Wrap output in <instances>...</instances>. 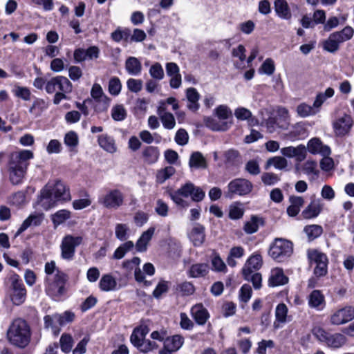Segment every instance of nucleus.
<instances>
[{
	"instance_id": "obj_3",
	"label": "nucleus",
	"mask_w": 354,
	"mask_h": 354,
	"mask_svg": "<svg viewBox=\"0 0 354 354\" xmlns=\"http://www.w3.org/2000/svg\"><path fill=\"white\" fill-rule=\"evenodd\" d=\"M73 89L72 83L64 76H56L47 81L45 90L47 93H55L53 103L59 104L62 100H68L67 95L71 93Z\"/></svg>"
},
{
	"instance_id": "obj_26",
	"label": "nucleus",
	"mask_w": 354,
	"mask_h": 354,
	"mask_svg": "<svg viewBox=\"0 0 354 354\" xmlns=\"http://www.w3.org/2000/svg\"><path fill=\"white\" fill-rule=\"evenodd\" d=\"M288 307L283 304H279L277 306L275 310V321L274 322V327L275 328H281L282 324L287 322Z\"/></svg>"
},
{
	"instance_id": "obj_11",
	"label": "nucleus",
	"mask_w": 354,
	"mask_h": 354,
	"mask_svg": "<svg viewBox=\"0 0 354 354\" xmlns=\"http://www.w3.org/2000/svg\"><path fill=\"white\" fill-rule=\"evenodd\" d=\"M81 236H73L67 235L62 239L61 248V257L62 259L71 261L73 259L75 248L82 243Z\"/></svg>"
},
{
	"instance_id": "obj_31",
	"label": "nucleus",
	"mask_w": 354,
	"mask_h": 354,
	"mask_svg": "<svg viewBox=\"0 0 354 354\" xmlns=\"http://www.w3.org/2000/svg\"><path fill=\"white\" fill-rule=\"evenodd\" d=\"M125 68L129 74L138 75L142 71V64L138 58L129 57L125 62Z\"/></svg>"
},
{
	"instance_id": "obj_34",
	"label": "nucleus",
	"mask_w": 354,
	"mask_h": 354,
	"mask_svg": "<svg viewBox=\"0 0 354 354\" xmlns=\"http://www.w3.org/2000/svg\"><path fill=\"white\" fill-rule=\"evenodd\" d=\"M331 34L335 39L337 44L339 45L342 43L350 40L353 37L354 30L352 27L347 26L344 27L342 30L336 31Z\"/></svg>"
},
{
	"instance_id": "obj_4",
	"label": "nucleus",
	"mask_w": 354,
	"mask_h": 354,
	"mask_svg": "<svg viewBox=\"0 0 354 354\" xmlns=\"http://www.w3.org/2000/svg\"><path fill=\"white\" fill-rule=\"evenodd\" d=\"M169 196L172 201L178 206L186 208L189 203L183 198L192 197V201H201L205 196V192L199 187H196L192 183L188 182L176 192H171Z\"/></svg>"
},
{
	"instance_id": "obj_29",
	"label": "nucleus",
	"mask_w": 354,
	"mask_h": 354,
	"mask_svg": "<svg viewBox=\"0 0 354 354\" xmlns=\"http://www.w3.org/2000/svg\"><path fill=\"white\" fill-rule=\"evenodd\" d=\"M98 144L104 150L109 153H115L117 150V147L115 143L114 139L108 136L107 134H102L98 136Z\"/></svg>"
},
{
	"instance_id": "obj_56",
	"label": "nucleus",
	"mask_w": 354,
	"mask_h": 354,
	"mask_svg": "<svg viewBox=\"0 0 354 354\" xmlns=\"http://www.w3.org/2000/svg\"><path fill=\"white\" fill-rule=\"evenodd\" d=\"M91 95L93 99L97 101H109V98L104 94L101 86L98 84H93Z\"/></svg>"
},
{
	"instance_id": "obj_8",
	"label": "nucleus",
	"mask_w": 354,
	"mask_h": 354,
	"mask_svg": "<svg viewBox=\"0 0 354 354\" xmlns=\"http://www.w3.org/2000/svg\"><path fill=\"white\" fill-rule=\"evenodd\" d=\"M253 189L252 183L245 178H236L231 180L227 185L226 196L232 198L235 195L245 196Z\"/></svg>"
},
{
	"instance_id": "obj_17",
	"label": "nucleus",
	"mask_w": 354,
	"mask_h": 354,
	"mask_svg": "<svg viewBox=\"0 0 354 354\" xmlns=\"http://www.w3.org/2000/svg\"><path fill=\"white\" fill-rule=\"evenodd\" d=\"M188 236L193 245L199 247L205 240V227L200 223H195Z\"/></svg>"
},
{
	"instance_id": "obj_45",
	"label": "nucleus",
	"mask_w": 354,
	"mask_h": 354,
	"mask_svg": "<svg viewBox=\"0 0 354 354\" xmlns=\"http://www.w3.org/2000/svg\"><path fill=\"white\" fill-rule=\"evenodd\" d=\"M261 221V219L260 218L256 216H252L250 220L245 223L243 227L244 231L249 234L256 232L259 229Z\"/></svg>"
},
{
	"instance_id": "obj_35",
	"label": "nucleus",
	"mask_w": 354,
	"mask_h": 354,
	"mask_svg": "<svg viewBox=\"0 0 354 354\" xmlns=\"http://www.w3.org/2000/svg\"><path fill=\"white\" fill-rule=\"evenodd\" d=\"M48 102L41 98H37L34 100L29 109V112L35 117H39L48 108Z\"/></svg>"
},
{
	"instance_id": "obj_19",
	"label": "nucleus",
	"mask_w": 354,
	"mask_h": 354,
	"mask_svg": "<svg viewBox=\"0 0 354 354\" xmlns=\"http://www.w3.org/2000/svg\"><path fill=\"white\" fill-rule=\"evenodd\" d=\"M281 153L288 158L295 157L298 161H302L306 156V149L304 145H299L295 147L292 146L281 149Z\"/></svg>"
},
{
	"instance_id": "obj_57",
	"label": "nucleus",
	"mask_w": 354,
	"mask_h": 354,
	"mask_svg": "<svg viewBox=\"0 0 354 354\" xmlns=\"http://www.w3.org/2000/svg\"><path fill=\"white\" fill-rule=\"evenodd\" d=\"M122 88V84L120 79L117 77H113L110 79L109 82V92L113 95H118Z\"/></svg>"
},
{
	"instance_id": "obj_53",
	"label": "nucleus",
	"mask_w": 354,
	"mask_h": 354,
	"mask_svg": "<svg viewBox=\"0 0 354 354\" xmlns=\"http://www.w3.org/2000/svg\"><path fill=\"white\" fill-rule=\"evenodd\" d=\"M315 109L316 108L313 106H311L305 103H302L297 107V112L299 116L306 118L311 115H315L317 112Z\"/></svg>"
},
{
	"instance_id": "obj_33",
	"label": "nucleus",
	"mask_w": 354,
	"mask_h": 354,
	"mask_svg": "<svg viewBox=\"0 0 354 354\" xmlns=\"http://www.w3.org/2000/svg\"><path fill=\"white\" fill-rule=\"evenodd\" d=\"M331 34L335 39L337 44L339 45L342 43L350 40L353 37L354 30L352 27L347 26L344 27L342 30L336 31Z\"/></svg>"
},
{
	"instance_id": "obj_7",
	"label": "nucleus",
	"mask_w": 354,
	"mask_h": 354,
	"mask_svg": "<svg viewBox=\"0 0 354 354\" xmlns=\"http://www.w3.org/2000/svg\"><path fill=\"white\" fill-rule=\"evenodd\" d=\"M312 332L319 341L325 343L331 348H339L346 342V337L344 335L340 333L330 334L321 327L314 328Z\"/></svg>"
},
{
	"instance_id": "obj_63",
	"label": "nucleus",
	"mask_w": 354,
	"mask_h": 354,
	"mask_svg": "<svg viewBox=\"0 0 354 354\" xmlns=\"http://www.w3.org/2000/svg\"><path fill=\"white\" fill-rule=\"evenodd\" d=\"M127 86L131 92L138 93L142 90V81L141 80L130 78L127 82Z\"/></svg>"
},
{
	"instance_id": "obj_59",
	"label": "nucleus",
	"mask_w": 354,
	"mask_h": 354,
	"mask_svg": "<svg viewBox=\"0 0 354 354\" xmlns=\"http://www.w3.org/2000/svg\"><path fill=\"white\" fill-rule=\"evenodd\" d=\"M261 178L264 185L269 186L276 184L280 180L278 175L270 172L263 173Z\"/></svg>"
},
{
	"instance_id": "obj_41",
	"label": "nucleus",
	"mask_w": 354,
	"mask_h": 354,
	"mask_svg": "<svg viewBox=\"0 0 354 354\" xmlns=\"http://www.w3.org/2000/svg\"><path fill=\"white\" fill-rule=\"evenodd\" d=\"M211 264L212 270L215 272L225 273L227 270L225 262L216 252H214L212 257Z\"/></svg>"
},
{
	"instance_id": "obj_12",
	"label": "nucleus",
	"mask_w": 354,
	"mask_h": 354,
	"mask_svg": "<svg viewBox=\"0 0 354 354\" xmlns=\"http://www.w3.org/2000/svg\"><path fill=\"white\" fill-rule=\"evenodd\" d=\"M354 319V307L346 306L332 312L329 317L331 325L339 326L345 324Z\"/></svg>"
},
{
	"instance_id": "obj_47",
	"label": "nucleus",
	"mask_w": 354,
	"mask_h": 354,
	"mask_svg": "<svg viewBox=\"0 0 354 354\" xmlns=\"http://www.w3.org/2000/svg\"><path fill=\"white\" fill-rule=\"evenodd\" d=\"M334 95V90L332 88H328L324 93H319L317 94L316 99L313 103L315 108H319L326 99L333 97Z\"/></svg>"
},
{
	"instance_id": "obj_51",
	"label": "nucleus",
	"mask_w": 354,
	"mask_h": 354,
	"mask_svg": "<svg viewBox=\"0 0 354 354\" xmlns=\"http://www.w3.org/2000/svg\"><path fill=\"white\" fill-rule=\"evenodd\" d=\"M323 48L331 53H334L339 50V46L332 34L323 41Z\"/></svg>"
},
{
	"instance_id": "obj_24",
	"label": "nucleus",
	"mask_w": 354,
	"mask_h": 354,
	"mask_svg": "<svg viewBox=\"0 0 354 354\" xmlns=\"http://www.w3.org/2000/svg\"><path fill=\"white\" fill-rule=\"evenodd\" d=\"M288 278L284 274L283 271L281 268H274L272 270L268 284L270 286H279L287 283Z\"/></svg>"
},
{
	"instance_id": "obj_1",
	"label": "nucleus",
	"mask_w": 354,
	"mask_h": 354,
	"mask_svg": "<svg viewBox=\"0 0 354 354\" xmlns=\"http://www.w3.org/2000/svg\"><path fill=\"white\" fill-rule=\"evenodd\" d=\"M71 199L69 189L60 180H50L41 189L37 203L44 209L55 207L58 203Z\"/></svg>"
},
{
	"instance_id": "obj_58",
	"label": "nucleus",
	"mask_w": 354,
	"mask_h": 354,
	"mask_svg": "<svg viewBox=\"0 0 354 354\" xmlns=\"http://www.w3.org/2000/svg\"><path fill=\"white\" fill-rule=\"evenodd\" d=\"M163 127L167 129H172L176 125L174 116L172 113L165 112L160 116Z\"/></svg>"
},
{
	"instance_id": "obj_39",
	"label": "nucleus",
	"mask_w": 354,
	"mask_h": 354,
	"mask_svg": "<svg viewBox=\"0 0 354 354\" xmlns=\"http://www.w3.org/2000/svg\"><path fill=\"white\" fill-rule=\"evenodd\" d=\"M205 125L213 131H226L230 127L231 122H218L216 120L207 118L205 120Z\"/></svg>"
},
{
	"instance_id": "obj_18",
	"label": "nucleus",
	"mask_w": 354,
	"mask_h": 354,
	"mask_svg": "<svg viewBox=\"0 0 354 354\" xmlns=\"http://www.w3.org/2000/svg\"><path fill=\"white\" fill-rule=\"evenodd\" d=\"M308 151L312 154L330 156L331 151L328 145H324L319 138L310 139L307 145Z\"/></svg>"
},
{
	"instance_id": "obj_37",
	"label": "nucleus",
	"mask_w": 354,
	"mask_h": 354,
	"mask_svg": "<svg viewBox=\"0 0 354 354\" xmlns=\"http://www.w3.org/2000/svg\"><path fill=\"white\" fill-rule=\"evenodd\" d=\"M307 257L310 263H315L316 266L328 260L326 254L316 249L308 250Z\"/></svg>"
},
{
	"instance_id": "obj_28",
	"label": "nucleus",
	"mask_w": 354,
	"mask_h": 354,
	"mask_svg": "<svg viewBox=\"0 0 354 354\" xmlns=\"http://www.w3.org/2000/svg\"><path fill=\"white\" fill-rule=\"evenodd\" d=\"M44 216L42 214H35L30 215L21 225L18 229L16 236L19 235L29 227L34 225H39L43 221Z\"/></svg>"
},
{
	"instance_id": "obj_21",
	"label": "nucleus",
	"mask_w": 354,
	"mask_h": 354,
	"mask_svg": "<svg viewBox=\"0 0 354 354\" xmlns=\"http://www.w3.org/2000/svg\"><path fill=\"white\" fill-rule=\"evenodd\" d=\"M322 209V204L320 199H312L310 204L302 212L301 215L305 219H311L317 217Z\"/></svg>"
},
{
	"instance_id": "obj_42",
	"label": "nucleus",
	"mask_w": 354,
	"mask_h": 354,
	"mask_svg": "<svg viewBox=\"0 0 354 354\" xmlns=\"http://www.w3.org/2000/svg\"><path fill=\"white\" fill-rule=\"evenodd\" d=\"M304 232L306 233L309 241H313L321 236L323 232L322 227L318 225H310L304 227Z\"/></svg>"
},
{
	"instance_id": "obj_9",
	"label": "nucleus",
	"mask_w": 354,
	"mask_h": 354,
	"mask_svg": "<svg viewBox=\"0 0 354 354\" xmlns=\"http://www.w3.org/2000/svg\"><path fill=\"white\" fill-rule=\"evenodd\" d=\"M124 194L118 189H108L99 198V203L107 209H116L124 203Z\"/></svg>"
},
{
	"instance_id": "obj_32",
	"label": "nucleus",
	"mask_w": 354,
	"mask_h": 354,
	"mask_svg": "<svg viewBox=\"0 0 354 354\" xmlns=\"http://www.w3.org/2000/svg\"><path fill=\"white\" fill-rule=\"evenodd\" d=\"M155 232V228L149 227L147 231L144 232L136 244L138 251L144 252L147 250V245L151 239Z\"/></svg>"
},
{
	"instance_id": "obj_22",
	"label": "nucleus",
	"mask_w": 354,
	"mask_h": 354,
	"mask_svg": "<svg viewBox=\"0 0 354 354\" xmlns=\"http://www.w3.org/2000/svg\"><path fill=\"white\" fill-rule=\"evenodd\" d=\"M185 94L188 102L187 104V109L193 112H196L200 108V104L198 103L200 94L197 90L193 87L187 88Z\"/></svg>"
},
{
	"instance_id": "obj_38",
	"label": "nucleus",
	"mask_w": 354,
	"mask_h": 354,
	"mask_svg": "<svg viewBox=\"0 0 354 354\" xmlns=\"http://www.w3.org/2000/svg\"><path fill=\"white\" fill-rule=\"evenodd\" d=\"M189 165L190 167L197 169H205L207 167V162L204 156L201 152H194L189 158Z\"/></svg>"
},
{
	"instance_id": "obj_5",
	"label": "nucleus",
	"mask_w": 354,
	"mask_h": 354,
	"mask_svg": "<svg viewBox=\"0 0 354 354\" xmlns=\"http://www.w3.org/2000/svg\"><path fill=\"white\" fill-rule=\"evenodd\" d=\"M292 243L282 238L275 239L269 250L270 256L278 262L285 261L292 255Z\"/></svg>"
},
{
	"instance_id": "obj_20",
	"label": "nucleus",
	"mask_w": 354,
	"mask_h": 354,
	"mask_svg": "<svg viewBox=\"0 0 354 354\" xmlns=\"http://www.w3.org/2000/svg\"><path fill=\"white\" fill-rule=\"evenodd\" d=\"M308 304L311 308L322 310L326 305L325 297L320 290H314L308 297Z\"/></svg>"
},
{
	"instance_id": "obj_15",
	"label": "nucleus",
	"mask_w": 354,
	"mask_h": 354,
	"mask_svg": "<svg viewBox=\"0 0 354 354\" xmlns=\"http://www.w3.org/2000/svg\"><path fill=\"white\" fill-rule=\"evenodd\" d=\"M262 266V257L260 254L252 255L245 263L242 273L245 280L249 281L250 275L260 269Z\"/></svg>"
},
{
	"instance_id": "obj_23",
	"label": "nucleus",
	"mask_w": 354,
	"mask_h": 354,
	"mask_svg": "<svg viewBox=\"0 0 354 354\" xmlns=\"http://www.w3.org/2000/svg\"><path fill=\"white\" fill-rule=\"evenodd\" d=\"M209 271V267L205 263L192 264L187 272L188 276L192 278H202L206 277Z\"/></svg>"
},
{
	"instance_id": "obj_46",
	"label": "nucleus",
	"mask_w": 354,
	"mask_h": 354,
	"mask_svg": "<svg viewBox=\"0 0 354 354\" xmlns=\"http://www.w3.org/2000/svg\"><path fill=\"white\" fill-rule=\"evenodd\" d=\"M59 343L61 350L64 353H68L71 351L73 344V339L71 335L64 333L60 337Z\"/></svg>"
},
{
	"instance_id": "obj_54",
	"label": "nucleus",
	"mask_w": 354,
	"mask_h": 354,
	"mask_svg": "<svg viewBox=\"0 0 354 354\" xmlns=\"http://www.w3.org/2000/svg\"><path fill=\"white\" fill-rule=\"evenodd\" d=\"M71 217V212L66 209H61L57 211L53 216V222L55 225H58L64 223Z\"/></svg>"
},
{
	"instance_id": "obj_55",
	"label": "nucleus",
	"mask_w": 354,
	"mask_h": 354,
	"mask_svg": "<svg viewBox=\"0 0 354 354\" xmlns=\"http://www.w3.org/2000/svg\"><path fill=\"white\" fill-rule=\"evenodd\" d=\"M225 164L233 165L239 162L240 157L239 152L234 149H230L224 153Z\"/></svg>"
},
{
	"instance_id": "obj_61",
	"label": "nucleus",
	"mask_w": 354,
	"mask_h": 354,
	"mask_svg": "<svg viewBox=\"0 0 354 354\" xmlns=\"http://www.w3.org/2000/svg\"><path fill=\"white\" fill-rule=\"evenodd\" d=\"M216 115L220 120H226L232 115L231 110L226 105H220L214 110Z\"/></svg>"
},
{
	"instance_id": "obj_2",
	"label": "nucleus",
	"mask_w": 354,
	"mask_h": 354,
	"mask_svg": "<svg viewBox=\"0 0 354 354\" xmlns=\"http://www.w3.org/2000/svg\"><path fill=\"white\" fill-rule=\"evenodd\" d=\"M6 335L11 344L19 348H24L30 342V327L25 319L17 318L9 326Z\"/></svg>"
},
{
	"instance_id": "obj_40",
	"label": "nucleus",
	"mask_w": 354,
	"mask_h": 354,
	"mask_svg": "<svg viewBox=\"0 0 354 354\" xmlns=\"http://www.w3.org/2000/svg\"><path fill=\"white\" fill-rule=\"evenodd\" d=\"M8 171L10 180L13 185H19L21 183L26 173V170L15 169V167H8Z\"/></svg>"
},
{
	"instance_id": "obj_14",
	"label": "nucleus",
	"mask_w": 354,
	"mask_h": 354,
	"mask_svg": "<svg viewBox=\"0 0 354 354\" xmlns=\"http://www.w3.org/2000/svg\"><path fill=\"white\" fill-rule=\"evenodd\" d=\"M184 344V337L180 335L167 336L159 354H173L178 351Z\"/></svg>"
},
{
	"instance_id": "obj_44",
	"label": "nucleus",
	"mask_w": 354,
	"mask_h": 354,
	"mask_svg": "<svg viewBox=\"0 0 354 354\" xmlns=\"http://www.w3.org/2000/svg\"><path fill=\"white\" fill-rule=\"evenodd\" d=\"M75 314L71 311H65L62 314H55V322L59 326H64L72 322L75 319Z\"/></svg>"
},
{
	"instance_id": "obj_30",
	"label": "nucleus",
	"mask_w": 354,
	"mask_h": 354,
	"mask_svg": "<svg viewBox=\"0 0 354 354\" xmlns=\"http://www.w3.org/2000/svg\"><path fill=\"white\" fill-rule=\"evenodd\" d=\"M99 287L102 291L109 292L116 290L117 281L111 274H104L100 280Z\"/></svg>"
},
{
	"instance_id": "obj_10",
	"label": "nucleus",
	"mask_w": 354,
	"mask_h": 354,
	"mask_svg": "<svg viewBox=\"0 0 354 354\" xmlns=\"http://www.w3.org/2000/svg\"><path fill=\"white\" fill-rule=\"evenodd\" d=\"M33 157V153L30 150L22 149L14 151L10 155L8 167L26 171L29 160Z\"/></svg>"
},
{
	"instance_id": "obj_16",
	"label": "nucleus",
	"mask_w": 354,
	"mask_h": 354,
	"mask_svg": "<svg viewBox=\"0 0 354 354\" xmlns=\"http://www.w3.org/2000/svg\"><path fill=\"white\" fill-rule=\"evenodd\" d=\"M353 126V120L348 115L339 118L333 122V128L335 134L339 136L346 135Z\"/></svg>"
},
{
	"instance_id": "obj_52",
	"label": "nucleus",
	"mask_w": 354,
	"mask_h": 354,
	"mask_svg": "<svg viewBox=\"0 0 354 354\" xmlns=\"http://www.w3.org/2000/svg\"><path fill=\"white\" fill-rule=\"evenodd\" d=\"M12 93L16 97L25 101H28L30 100L31 92L28 87L15 86L12 90Z\"/></svg>"
},
{
	"instance_id": "obj_60",
	"label": "nucleus",
	"mask_w": 354,
	"mask_h": 354,
	"mask_svg": "<svg viewBox=\"0 0 354 354\" xmlns=\"http://www.w3.org/2000/svg\"><path fill=\"white\" fill-rule=\"evenodd\" d=\"M245 169L251 175L257 176L260 174L261 169L259 162L256 160H249L245 166Z\"/></svg>"
},
{
	"instance_id": "obj_25",
	"label": "nucleus",
	"mask_w": 354,
	"mask_h": 354,
	"mask_svg": "<svg viewBox=\"0 0 354 354\" xmlns=\"http://www.w3.org/2000/svg\"><path fill=\"white\" fill-rule=\"evenodd\" d=\"M274 6L276 14L279 17L286 20L292 17L290 9L286 0H275Z\"/></svg>"
},
{
	"instance_id": "obj_36",
	"label": "nucleus",
	"mask_w": 354,
	"mask_h": 354,
	"mask_svg": "<svg viewBox=\"0 0 354 354\" xmlns=\"http://www.w3.org/2000/svg\"><path fill=\"white\" fill-rule=\"evenodd\" d=\"M159 154V150L156 147L149 146L142 151L144 160L148 164L156 162L158 159Z\"/></svg>"
},
{
	"instance_id": "obj_27",
	"label": "nucleus",
	"mask_w": 354,
	"mask_h": 354,
	"mask_svg": "<svg viewBox=\"0 0 354 354\" xmlns=\"http://www.w3.org/2000/svg\"><path fill=\"white\" fill-rule=\"evenodd\" d=\"M191 313L196 322L199 325L205 324L209 317L207 310L201 304L193 306Z\"/></svg>"
},
{
	"instance_id": "obj_62",
	"label": "nucleus",
	"mask_w": 354,
	"mask_h": 354,
	"mask_svg": "<svg viewBox=\"0 0 354 354\" xmlns=\"http://www.w3.org/2000/svg\"><path fill=\"white\" fill-rule=\"evenodd\" d=\"M274 62L271 59L268 58L261 65L259 71L268 75H271L274 72Z\"/></svg>"
},
{
	"instance_id": "obj_48",
	"label": "nucleus",
	"mask_w": 354,
	"mask_h": 354,
	"mask_svg": "<svg viewBox=\"0 0 354 354\" xmlns=\"http://www.w3.org/2000/svg\"><path fill=\"white\" fill-rule=\"evenodd\" d=\"M270 165H273L276 169L281 170L288 166V161L284 157L275 156L268 160L266 169Z\"/></svg>"
},
{
	"instance_id": "obj_43",
	"label": "nucleus",
	"mask_w": 354,
	"mask_h": 354,
	"mask_svg": "<svg viewBox=\"0 0 354 354\" xmlns=\"http://www.w3.org/2000/svg\"><path fill=\"white\" fill-rule=\"evenodd\" d=\"M127 115V111L124 105L116 104L111 109V117L115 121H122Z\"/></svg>"
},
{
	"instance_id": "obj_49",
	"label": "nucleus",
	"mask_w": 354,
	"mask_h": 354,
	"mask_svg": "<svg viewBox=\"0 0 354 354\" xmlns=\"http://www.w3.org/2000/svg\"><path fill=\"white\" fill-rule=\"evenodd\" d=\"M149 73L151 77L157 81L162 80L165 76L164 70L158 62H156L150 67Z\"/></svg>"
},
{
	"instance_id": "obj_50",
	"label": "nucleus",
	"mask_w": 354,
	"mask_h": 354,
	"mask_svg": "<svg viewBox=\"0 0 354 354\" xmlns=\"http://www.w3.org/2000/svg\"><path fill=\"white\" fill-rule=\"evenodd\" d=\"M175 171L174 167L172 166L167 167L165 169L158 171L156 175L157 181L159 183H163L174 174Z\"/></svg>"
},
{
	"instance_id": "obj_64",
	"label": "nucleus",
	"mask_w": 354,
	"mask_h": 354,
	"mask_svg": "<svg viewBox=\"0 0 354 354\" xmlns=\"http://www.w3.org/2000/svg\"><path fill=\"white\" fill-rule=\"evenodd\" d=\"M90 341L88 335L85 336L73 351V354H84L86 351V345Z\"/></svg>"
},
{
	"instance_id": "obj_13",
	"label": "nucleus",
	"mask_w": 354,
	"mask_h": 354,
	"mask_svg": "<svg viewBox=\"0 0 354 354\" xmlns=\"http://www.w3.org/2000/svg\"><path fill=\"white\" fill-rule=\"evenodd\" d=\"M26 299V290L24 284L21 280L18 279V276L13 277L12 281L11 300L13 304L19 306L22 304Z\"/></svg>"
},
{
	"instance_id": "obj_6",
	"label": "nucleus",
	"mask_w": 354,
	"mask_h": 354,
	"mask_svg": "<svg viewBox=\"0 0 354 354\" xmlns=\"http://www.w3.org/2000/svg\"><path fill=\"white\" fill-rule=\"evenodd\" d=\"M67 276L62 271L57 270L53 277H46V292L48 295L56 299L65 293V284Z\"/></svg>"
}]
</instances>
